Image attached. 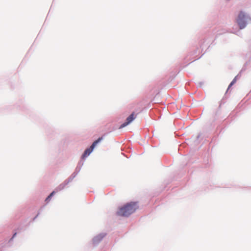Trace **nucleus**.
Returning a JSON list of instances; mask_svg holds the SVG:
<instances>
[{"label": "nucleus", "instance_id": "nucleus-6", "mask_svg": "<svg viewBox=\"0 0 251 251\" xmlns=\"http://www.w3.org/2000/svg\"><path fill=\"white\" fill-rule=\"evenodd\" d=\"M237 76H236L232 81V82L230 83L228 86V89H229L236 81Z\"/></svg>", "mask_w": 251, "mask_h": 251}, {"label": "nucleus", "instance_id": "nucleus-7", "mask_svg": "<svg viewBox=\"0 0 251 251\" xmlns=\"http://www.w3.org/2000/svg\"><path fill=\"white\" fill-rule=\"evenodd\" d=\"M16 234H17V233H15L11 239H13V238H14V237L16 235Z\"/></svg>", "mask_w": 251, "mask_h": 251}, {"label": "nucleus", "instance_id": "nucleus-2", "mask_svg": "<svg viewBox=\"0 0 251 251\" xmlns=\"http://www.w3.org/2000/svg\"><path fill=\"white\" fill-rule=\"evenodd\" d=\"M103 139V137H101L99 138L97 140H96L95 142H93L92 145L91 146L90 148L89 149H86L84 153L83 154L82 157L83 158H84L88 156L93 151L94 148L96 147L97 144L99 143L100 141H101Z\"/></svg>", "mask_w": 251, "mask_h": 251}, {"label": "nucleus", "instance_id": "nucleus-5", "mask_svg": "<svg viewBox=\"0 0 251 251\" xmlns=\"http://www.w3.org/2000/svg\"><path fill=\"white\" fill-rule=\"evenodd\" d=\"M55 193L54 191H53L52 193H51L50 194V195L46 198V199L45 200V201L47 202H48L51 197L54 195V194Z\"/></svg>", "mask_w": 251, "mask_h": 251}, {"label": "nucleus", "instance_id": "nucleus-3", "mask_svg": "<svg viewBox=\"0 0 251 251\" xmlns=\"http://www.w3.org/2000/svg\"><path fill=\"white\" fill-rule=\"evenodd\" d=\"M245 17V15L242 12H241L238 15L237 23L239 25L240 29H243L246 26Z\"/></svg>", "mask_w": 251, "mask_h": 251}, {"label": "nucleus", "instance_id": "nucleus-4", "mask_svg": "<svg viewBox=\"0 0 251 251\" xmlns=\"http://www.w3.org/2000/svg\"><path fill=\"white\" fill-rule=\"evenodd\" d=\"M137 114L134 112L132 113L126 119V121L125 123L122 124L120 126V128H123L129 124H130L137 117Z\"/></svg>", "mask_w": 251, "mask_h": 251}, {"label": "nucleus", "instance_id": "nucleus-1", "mask_svg": "<svg viewBox=\"0 0 251 251\" xmlns=\"http://www.w3.org/2000/svg\"><path fill=\"white\" fill-rule=\"evenodd\" d=\"M138 208L137 202H131L120 207L117 211V214L119 216L127 217L134 212Z\"/></svg>", "mask_w": 251, "mask_h": 251}]
</instances>
